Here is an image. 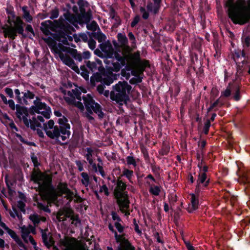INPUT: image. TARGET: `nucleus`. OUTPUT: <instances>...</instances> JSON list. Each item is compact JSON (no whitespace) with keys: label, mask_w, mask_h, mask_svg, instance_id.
<instances>
[{"label":"nucleus","mask_w":250,"mask_h":250,"mask_svg":"<svg viewBox=\"0 0 250 250\" xmlns=\"http://www.w3.org/2000/svg\"><path fill=\"white\" fill-rule=\"evenodd\" d=\"M86 28L88 30H91L93 32H95L97 29L98 30H100V29L98 24L95 21H92L90 24L87 23Z\"/></svg>","instance_id":"38"},{"label":"nucleus","mask_w":250,"mask_h":250,"mask_svg":"<svg viewBox=\"0 0 250 250\" xmlns=\"http://www.w3.org/2000/svg\"><path fill=\"white\" fill-rule=\"evenodd\" d=\"M16 136L20 140V141L21 142H22V143H23L24 144L27 145L29 146H36V145L34 142L28 141L27 140H26L24 138H23L21 136V135L20 134H17Z\"/></svg>","instance_id":"44"},{"label":"nucleus","mask_w":250,"mask_h":250,"mask_svg":"<svg viewBox=\"0 0 250 250\" xmlns=\"http://www.w3.org/2000/svg\"><path fill=\"white\" fill-rule=\"evenodd\" d=\"M117 78L112 77H104L103 78L101 83L104 85H110L113 83L114 80H117Z\"/></svg>","instance_id":"39"},{"label":"nucleus","mask_w":250,"mask_h":250,"mask_svg":"<svg viewBox=\"0 0 250 250\" xmlns=\"http://www.w3.org/2000/svg\"><path fill=\"white\" fill-rule=\"evenodd\" d=\"M122 237L119 238L117 243H120L117 247V250H135V248L131 244L129 241L125 237V234L123 233Z\"/></svg>","instance_id":"11"},{"label":"nucleus","mask_w":250,"mask_h":250,"mask_svg":"<svg viewBox=\"0 0 250 250\" xmlns=\"http://www.w3.org/2000/svg\"><path fill=\"white\" fill-rule=\"evenodd\" d=\"M35 113L40 114V111L38 110L34 104L30 106L29 108L24 106H18L17 112L15 113L16 117L20 121H21L22 117L29 118V115L34 116Z\"/></svg>","instance_id":"5"},{"label":"nucleus","mask_w":250,"mask_h":250,"mask_svg":"<svg viewBox=\"0 0 250 250\" xmlns=\"http://www.w3.org/2000/svg\"><path fill=\"white\" fill-rule=\"evenodd\" d=\"M33 104L36 105L39 111L44 109L48 106L45 103L37 102V101H34Z\"/></svg>","instance_id":"47"},{"label":"nucleus","mask_w":250,"mask_h":250,"mask_svg":"<svg viewBox=\"0 0 250 250\" xmlns=\"http://www.w3.org/2000/svg\"><path fill=\"white\" fill-rule=\"evenodd\" d=\"M6 13L8 16L7 22L9 24H11L12 22L14 21V19L16 18L15 12L13 11H10L8 10H6Z\"/></svg>","instance_id":"49"},{"label":"nucleus","mask_w":250,"mask_h":250,"mask_svg":"<svg viewBox=\"0 0 250 250\" xmlns=\"http://www.w3.org/2000/svg\"><path fill=\"white\" fill-rule=\"evenodd\" d=\"M14 92L16 95L15 99L19 104L28 105L29 103L27 100L33 99L35 97V94L29 90H25L24 91L22 92L21 94H23L22 97L21 96V93L19 89H15Z\"/></svg>","instance_id":"7"},{"label":"nucleus","mask_w":250,"mask_h":250,"mask_svg":"<svg viewBox=\"0 0 250 250\" xmlns=\"http://www.w3.org/2000/svg\"><path fill=\"white\" fill-rule=\"evenodd\" d=\"M249 8L247 10H241L236 7L234 0H226L224 6L228 8L229 18L235 24L244 25L250 23V0L248 1Z\"/></svg>","instance_id":"1"},{"label":"nucleus","mask_w":250,"mask_h":250,"mask_svg":"<svg viewBox=\"0 0 250 250\" xmlns=\"http://www.w3.org/2000/svg\"><path fill=\"white\" fill-rule=\"evenodd\" d=\"M247 75H250V65L240 66L237 64L236 66V79L241 80L242 77H246Z\"/></svg>","instance_id":"13"},{"label":"nucleus","mask_w":250,"mask_h":250,"mask_svg":"<svg viewBox=\"0 0 250 250\" xmlns=\"http://www.w3.org/2000/svg\"><path fill=\"white\" fill-rule=\"evenodd\" d=\"M45 110L41 111L40 114H42L43 117L45 118L48 119L50 118V115L51 114V109L50 106H48L45 109Z\"/></svg>","instance_id":"46"},{"label":"nucleus","mask_w":250,"mask_h":250,"mask_svg":"<svg viewBox=\"0 0 250 250\" xmlns=\"http://www.w3.org/2000/svg\"><path fill=\"white\" fill-rule=\"evenodd\" d=\"M146 183L149 186H150L149 189V192L155 196H158L161 191L160 187L158 186L151 185L149 182H147Z\"/></svg>","instance_id":"27"},{"label":"nucleus","mask_w":250,"mask_h":250,"mask_svg":"<svg viewBox=\"0 0 250 250\" xmlns=\"http://www.w3.org/2000/svg\"><path fill=\"white\" fill-rule=\"evenodd\" d=\"M210 183V179L208 178L207 173H199L198 176L197 184L203 186L204 188H207Z\"/></svg>","instance_id":"17"},{"label":"nucleus","mask_w":250,"mask_h":250,"mask_svg":"<svg viewBox=\"0 0 250 250\" xmlns=\"http://www.w3.org/2000/svg\"><path fill=\"white\" fill-rule=\"evenodd\" d=\"M211 126V123H210L209 120H207L206 122L205 123L204 126L203 127V133L207 135L208 133L209 128Z\"/></svg>","instance_id":"61"},{"label":"nucleus","mask_w":250,"mask_h":250,"mask_svg":"<svg viewBox=\"0 0 250 250\" xmlns=\"http://www.w3.org/2000/svg\"><path fill=\"white\" fill-rule=\"evenodd\" d=\"M98 71L102 73V74L104 77H112L117 78L118 75L114 74V71L112 67H108L106 69H105L103 66H99Z\"/></svg>","instance_id":"18"},{"label":"nucleus","mask_w":250,"mask_h":250,"mask_svg":"<svg viewBox=\"0 0 250 250\" xmlns=\"http://www.w3.org/2000/svg\"><path fill=\"white\" fill-rule=\"evenodd\" d=\"M241 43L243 48L245 49H250V36L242 35L241 37Z\"/></svg>","instance_id":"24"},{"label":"nucleus","mask_w":250,"mask_h":250,"mask_svg":"<svg viewBox=\"0 0 250 250\" xmlns=\"http://www.w3.org/2000/svg\"><path fill=\"white\" fill-rule=\"evenodd\" d=\"M93 36L98 40L99 42H104L106 39V36L101 31L100 29L97 32H93Z\"/></svg>","instance_id":"28"},{"label":"nucleus","mask_w":250,"mask_h":250,"mask_svg":"<svg viewBox=\"0 0 250 250\" xmlns=\"http://www.w3.org/2000/svg\"><path fill=\"white\" fill-rule=\"evenodd\" d=\"M57 188L59 189L61 194H64L70 189L68 188L66 183L60 182L58 185Z\"/></svg>","instance_id":"32"},{"label":"nucleus","mask_w":250,"mask_h":250,"mask_svg":"<svg viewBox=\"0 0 250 250\" xmlns=\"http://www.w3.org/2000/svg\"><path fill=\"white\" fill-rule=\"evenodd\" d=\"M127 164L128 165H132L135 167L137 166V163L135 159L133 156H128L126 158Z\"/></svg>","instance_id":"60"},{"label":"nucleus","mask_w":250,"mask_h":250,"mask_svg":"<svg viewBox=\"0 0 250 250\" xmlns=\"http://www.w3.org/2000/svg\"><path fill=\"white\" fill-rule=\"evenodd\" d=\"M21 232L22 239L26 243H28L27 238L30 236L29 235L30 233L29 230L25 226H24L21 228Z\"/></svg>","instance_id":"40"},{"label":"nucleus","mask_w":250,"mask_h":250,"mask_svg":"<svg viewBox=\"0 0 250 250\" xmlns=\"http://www.w3.org/2000/svg\"><path fill=\"white\" fill-rule=\"evenodd\" d=\"M118 41L123 46L128 44V39L124 33H119L117 36Z\"/></svg>","instance_id":"29"},{"label":"nucleus","mask_w":250,"mask_h":250,"mask_svg":"<svg viewBox=\"0 0 250 250\" xmlns=\"http://www.w3.org/2000/svg\"><path fill=\"white\" fill-rule=\"evenodd\" d=\"M113 90L110 92V99L120 105L126 104L129 101V94L132 87L125 81H119L112 86Z\"/></svg>","instance_id":"2"},{"label":"nucleus","mask_w":250,"mask_h":250,"mask_svg":"<svg viewBox=\"0 0 250 250\" xmlns=\"http://www.w3.org/2000/svg\"><path fill=\"white\" fill-rule=\"evenodd\" d=\"M60 30H59L56 34L54 35V39L59 42H62L65 45H69V42L67 41V35H71L72 32L75 31L74 28L71 25L66 23L65 25L62 27H60Z\"/></svg>","instance_id":"4"},{"label":"nucleus","mask_w":250,"mask_h":250,"mask_svg":"<svg viewBox=\"0 0 250 250\" xmlns=\"http://www.w3.org/2000/svg\"><path fill=\"white\" fill-rule=\"evenodd\" d=\"M127 60L131 59L135 62H141L140 52L139 51H137V52L134 53L133 54H131L127 56Z\"/></svg>","instance_id":"35"},{"label":"nucleus","mask_w":250,"mask_h":250,"mask_svg":"<svg viewBox=\"0 0 250 250\" xmlns=\"http://www.w3.org/2000/svg\"><path fill=\"white\" fill-rule=\"evenodd\" d=\"M191 196V207L188 210L189 212H192L196 210L199 206V196L195 194L191 193L190 194Z\"/></svg>","instance_id":"20"},{"label":"nucleus","mask_w":250,"mask_h":250,"mask_svg":"<svg viewBox=\"0 0 250 250\" xmlns=\"http://www.w3.org/2000/svg\"><path fill=\"white\" fill-rule=\"evenodd\" d=\"M143 78L141 77H133L130 79L129 83L131 84H136L142 82Z\"/></svg>","instance_id":"64"},{"label":"nucleus","mask_w":250,"mask_h":250,"mask_svg":"<svg viewBox=\"0 0 250 250\" xmlns=\"http://www.w3.org/2000/svg\"><path fill=\"white\" fill-rule=\"evenodd\" d=\"M64 194L65 195L64 197L66 198L67 199V200H68L69 201V202H71L73 200L74 196L76 197L77 198V200L75 201V202H81L82 198H81V197L77 195H74V192L72 191H71L70 189H69V191H67Z\"/></svg>","instance_id":"26"},{"label":"nucleus","mask_w":250,"mask_h":250,"mask_svg":"<svg viewBox=\"0 0 250 250\" xmlns=\"http://www.w3.org/2000/svg\"><path fill=\"white\" fill-rule=\"evenodd\" d=\"M241 84L234 83L232 85V96L231 98L235 101H239L242 98L241 94L243 90L241 89Z\"/></svg>","instance_id":"16"},{"label":"nucleus","mask_w":250,"mask_h":250,"mask_svg":"<svg viewBox=\"0 0 250 250\" xmlns=\"http://www.w3.org/2000/svg\"><path fill=\"white\" fill-rule=\"evenodd\" d=\"M111 64L113 65V67H112V69H113L114 71L116 72H119L122 66H123L121 65V62H113V60L111 61Z\"/></svg>","instance_id":"55"},{"label":"nucleus","mask_w":250,"mask_h":250,"mask_svg":"<svg viewBox=\"0 0 250 250\" xmlns=\"http://www.w3.org/2000/svg\"><path fill=\"white\" fill-rule=\"evenodd\" d=\"M111 215L112 216V218L113 220L115 221V222L123 223V221L122 220L121 218L119 216V215L116 211H112L111 212Z\"/></svg>","instance_id":"58"},{"label":"nucleus","mask_w":250,"mask_h":250,"mask_svg":"<svg viewBox=\"0 0 250 250\" xmlns=\"http://www.w3.org/2000/svg\"><path fill=\"white\" fill-rule=\"evenodd\" d=\"M25 32H27L26 34L30 35L32 37L35 36V34L33 28L31 24H25Z\"/></svg>","instance_id":"52"},{"label":"nucleus","mask_w":250,"mask_h":250,"mask_svg":"<svg viewBox=\"0 0 250 250\" xmlns=\"http://www.w3.org/2000/svg\"><path fill=\"white\" fill-rule=\"evenodd\" d=\"M103 75L100 71L93 73L90 78V83L91 85H95V82H102Z\"/></svg>","instance_id":"23"},{"label":"nucleus","mask_w":250,"mask_h":250,"mask_svg":"<svg viewBox=\"0 0 250 250\" xmlns=\"http://www.w3.org/2000/svg\"><path fill=\"white\" fill-rule=\"evenodd\" d=\"M7 104L8 105L9 107L12 110H15V109H16V112H17L18 106H21L20 105L21 104H17L16 105L15 104L14 101L12 99L8 100V101L7 102Z\"/></svg>","instance_id":"53"},{"label":"nucleus","mask_w":250,"mask_h":250,"mask_svg":"<svg viewBox=\"0 0 250 250\" xmlns=\"http://www.w3.org/2000/svg\"><path fill=\"white\" fill-rule=\"evenodd\" d=\"M58 45L61 51L69 53V54H71L72 50L74 49L73 48H71L69 47L65 46L61 43H59Z\"/></svg>","instance_id":"57"},{"label":"nucleus","mask_w":250,"mask_h":250,"mask_svg":"<svg viewBox=\"0 0 250 250\" xmlns=\"http://www.w3.org/2000/svg\"><path fill=\"white\" fill-rule=\"evenodd\" d=\"M58 45L61 51L69 53V54H71L72 50L74 49L73 48H71L69 47L65 46L61 43H59Z\"/></svg>","instance_id":"56"},{"label":"nucleus","mask_w":250,"mask_h":250,"mask_svg":"<svg viewBox=\"0 0 250 250\" xmlns=\"http://www.w3.org/2000/svg\"><path fill=\"white\" fill-rule=\"evenodd\" d=\"M109 58L113 60L114 58H115L118 62H121V64L123 66H125V65L126 64V61H127V56H122L117 52H115L114 54V57L110 56L109 57Z\"/></svg>","instance_id":"22"},{"label":"nucleus","mask_w":250,"mask_h":250,"mask_svg":"<svg viewBox=\"0 0 250 250\" xmlns=\"http://www.w3.org/2000/svg\"><path fill=\"white\" fill-rule=\"evenodd\" d=\"M81 175L83 178L81 180L82 183L85 187L88 186L89 184V177L88 174L86 172H82Z\"/></svg>","instance_id":"41"},{"label":"nucleus","mask_w":250,"mask_h":250,"mask_svg":"<svg viewBox=\"0 0 250 250\" xmlns=\"http://www.w3.org/2000/svg\"><path fill=\"white\" fill-rule=\"evenodd\" d=\"M41 26L40 29L43 34L45 36L51 35L54 38L53 34L56 33H52L50 32L56 31L58 29V22L57 21H52L51 20H47L41 23Z\"/></svg>","instance_id":"8"},{"label":"nucleus","mask_w":250,"mask_h":250,"mask_svg":"<svg viewBox=\"0 0 250 250\" xmlns=\"http://www.w3.org/2000/svg\"><path fill=\"white\" fill-rule=\"evenodd\" d=\"M28 117H22L21 121H22L25 126L32 130H35L36 127H42L41 124L39 122L38 119L35 116L32 117V119H28Z\"/></svg>","instance_id":"10"},{"label":"nucleus","mask_w":250,"mask_h":250,"mask_svg":"<svg viewBox=\"0 0 250 250\" xmlns=\"http://www.w3.org/2000/svg\"><path fill=\"white\" fill-rule=\"evenodd\" d=\"M150 167H151L152 171L155 175V176H160V172L159 171L161 169L160 167L156 165L155 164H151Z\"/></svg>","instance_id":"54"},{"label":"nucleus","mask_w":250,"mask_h":250,"mask_svg":"<svg viewBox=\"0 0 250 250\" xmlns=\"http://www.w3.org/2000/svg\"><path fill=\"white\" fill-rule=\"evenodd\" d=\"M240 57H241V49H235L233 50V52H232L231 58L235 62H237L236 61L235 58L238 59Z\"/></svg>","instance_id":"59"},{"label":"nucleus","mask_w":250,"mask_h":250,"mask_svg":"<svg viewBox=\"0 0 250 250\" xmlns=\"http://www.w3.org/2000/svg\"><path fill=\"white\" fill-rule=\"evenodd\" d=\"M133 176V171L131 170H129L125 167H124V169L123 171V173L121 175V176L125 177L127 180L130 182L132 183V177Z\"/></svg>","instance_id":"30"},{"label":"nucleus","mask_w":250,"mask_h":250,"mask_svg":"<svg viewBox=\"0 0 250 250\" xmlns=\"http://www.w3.org/2000/svg\"><path fill=\"white\" fill-rule=\"evenodd\" d=\"M83 100L85 108L89 107L92 108L97 103L89 94H87L86 96H83Z\"/></svg>","instance_id":"19"},{"label":"nucleus","mask_w":250,"mask_h":250,"mask_svg":"<svg viewBox=\"0 0 250 250\" xmlns=\"http://www.w3.org/2000/svg\"><path fill=\"white\" fill-rule=\"evenodd\" d=\"M147 9L148 11L153 12L154 14H157L159 11V7L153 5L152 3H149L146 6Z\"/></svg>","instance_id":"50"},{"label":"nucleus","mask_w":250,"mask_h":250,"mask_svg":"<svg viewBox=\"0 0 250 250\" xmlns=\"http://www.w3.org/2000/svg\"><path fill=\"white\" fill-rule=\"evenodd\" d=\"M232 84L231 83H229L228 86L227 87L225 90L223 91L221 93V97H224L225 98H228L231 95L232 91Z\"/></svg>","instance_id":"33"},{"label":"nucleus","mask_w":250,"mask_h":250,"mask_svg":"<svg viewBox=\"0 0 250 250\" xmlns=\"http://www.w3.org/2000/svg\"><path fill=\"white\" fill-rule=\"evenodd\" d=\"M44 178L43 173L38 168L34 169L31 175V180L34 183L41 185Z\"/></svg>","instance_id":"15"},{"label":"nucleus","mask_w":250,"mask_h":250,"mask_svg":"<svg viewBox=\"0 0 250 250\" xmlns=\"http://www.w3.org/2000/svg\"><path fill=\"white\" fill-rule=\"evenodd\" d=\"M29 219L35 226L38 225L41 221L39 215L36 213L30 215Z\"/></svg>","instance_id":"42"},{"label":"nucleus","mask_w":250,"mask_h":250,"mask_svg":"<svg viewBox=\"0 0 250 250\" xmlns=\"http://www.w3.org/2000/svg\"><path fill=\"white\" fill-rule=\"evenodd\" d=\"M180 91V88L179 86H175L174 89L172 88H169V92L170 93V95L171 97H173L174 98H176L179 94Z\"/></svg>","instance_id":"51"},{"label":"nucleus","mask_w":250,"mask_h":250,"mask_svg":"<svg viewBox=\"0 0 250 250\" xmlns=\"http://www.w3.org/2000/svg\"><path fill=\"white\" fill-rule=\"evenodd\" d=\"M70 55L74 59L78 60L79 62L82 61L83 60L82 54L80 53H79L77 49H74Z\"/></svg>","instance_id":"43"},{"label":"nucleus","mask_w":250,"mask_h":250,"mask_svg":"<svg viewBox=\"0 0 250 250\" xmlns=\"http://www.w3.org/2000/svg\"><path fill=\"white\" fill-rule=\"evenodd\" d=\"M235 5L241 10H244L243 9L246 6V0H237Z\"/></svg>","instance_id":"62"},{"label":"nucleus","mask_w":250,"mask_h":250,"mask_svg":"<svg viewBox=\"0 0 250 250\" xmlns=\"http://www.w3.org/2000/svg\"><path fill=\"white\" fill-rule=\"evenodd\" d=\"M24 25H25V24L16 25H15V27L10 28L5 33V37H6V34H7L8 37L9 38H10L11 40H14L17 36V34H19L21 35L22 37L24 39L28 37L29 39H32V37H31L30 35L26 34L25 33H24Z\"/></svg>","instance_id":"6"},{"label":"nucleus","mask_w":250,"mask_h":250,"mask_svg":"<svg viewBox=\"0 0 250 250\" xmlns=\"http://www.w3.org/2000/svg\"><path fill=\"white\" fill-rule=\"evenodd\" d=\"M77 4L79 6L80 13L85 12V7L89 6V3L85 0H79L77 1Z\"/></svg>","instance_id":"31"},{"label":"nucleus","mask_w":250,"mask_h":250,"mask_svg":"<svg viewBox=\"0 0 250 250\" xmlns=\"http://www.w3.org/2000/svg\"><path fill=\"white\" fill-rule=\"evenodd\" d=\"M21 9L23 12V18L26 22L31 23L33 21V17L27 10V6H23Z\"/></svg>","instance_id":"25"},{"label":"nucleus","mask_w":250,"mask_h":250,"mask_svg":"<svg viewBox=\"0 0 250 250\" xmlns=\"http://www.w3.org/2000/svg\"><path fill=\"white\" fill-rule=\"evenodd\" d=\"M59 129V126L55 125L54 128L52 129V130H50L49 131L46 130L45 133L47 137L49 138L55 140L57 144L60 145H62L63 144L62 143L59 139L61 136V135H60V131Z\"/></svg>","instance_id":"14"},{"label":"nucleus","mask_w":250,"mask_h":250,"mask_svg":"<svg viewBox=\"0 0 250 250\" xmlns=\"http://www.w3.org/2000/svg\"><path fill=\"white\" fill-rule=\"evenodd\" d=\"M114 197L116 199V203L119 206L121 212H125V210L128 209L129 208L130 201L128 199V194L115 196Z\"/></svg>","instance_id":"9"},{"label":"nucleus","mask_w":250,"mask_h":250,"mask_svg":"<svg viewBox=\"0 0 250 250\" xmlns=\"http://www.w3.org/2000/svg\"><path fill=\"white\" fill-rule=\"evenodd\" d=\"M127 188V185L121 179V177H118V182L115 187L113 195L115 196H119L124 194H128L126 191Z\"/></svg>","instance_id":"12"},{"label":"nucleus","mask_w":250,"mask_h":250,"mask_svg":"<svg viewBox=\"0 0 250 250\" xmlns=\"http://www.w3.org/2000/svg\"><path fill=\"white\" fill-rule=\"evenodd\" d=\"M65 20L69 23L75 25V23L80 25L83 23H88L93 18L92 11L89 9L85 12L81 13L77 15H74L68 11L63 14Z\"/></svg>","instance_id":"3"},{"label":"nucleus","mask_w":250,"mask_h":250,"mask_svg":"<svg viewBox=\"0 0 250 250\" xmlns=\"http://www.w3.org/2000/svg\"><path fill=\"white\" fill-rule=\"evenodd\" d=\"M38 207L40 209L42 210L44 212L47 213L51 212V210L48 207L42 203H38Z\"/></svg>","instance_id":"63"},{"label":"nucleus","mask_w":250,"mask_h":250,"mask_svg":"<svg viewBox=\"0 0 250 250\" xmlns=\"http://www.w3.org/2000/svg\"><path fill=\"white\" fill-rule=\"evenodd\" d=\"M108 229L110 231L114 234V237L116 242H118L119 238L122 237L121 234H118L116 230L114 229V226L111 224L109 223L108 225Z\"/></svg>","instance_id":"45"},{"label":"nucleus","mask_w":250,"mask_h":250,"mask_svg":"<svg viewBox=\"0 0 250 250\" xmlns=\"http://www.w3.org/2000/svg\"><path fill=\"white\" fill-rule=\"evenodd\" d=\"M86 67L92 72L95 71L97 69L98 70V67L97 66V63L94 62H91L90 61H85Z\"/></svg>","instance_id":"34"},{"label":"nucleus","mask_w":250,"mask_h":250,"mask_svg":"<svg viewBox=\"0 0 250 250\" xmlns=\"http://www.w3.org/2000/svg\"><path fill=\"white\" fill-rule=\"evenodd\" d=\"M48 196L53 199H56L57 198L56 190L54 187L50 184L49 186Z\"/></svg>","instance_id":"37"},{"label":"nucleus","mask_w":250,"mask_h":250,"mask_svg":"<svg viewBox=\"0 0 250 250\" xmlns=\"http://www.w3.org/2000/svg\"><path fill=\"white\" fill-rule=\"evenodd\" d=\"M43 129L45 132L46 131H49L52 129L54 128L55 125H54V121L51 119L49 120L47 123L43 124Z\"/></svg>","instance_id":"36"},{"label":"nucleus","mask_w":250,"mask_h":250,"mask_svg":"<svg viewBox=\"0 0 250 250\" xmlns=\"http://www.w3.org/2000/svg\"><path fill=\"white\" fill-rule=\"evenodd\" d=\"M61 60L68 66H72L75 64L74 61L68 55L64 54L62 53L59 54Z\"/></svg>","instance_id":"21"},{"label":"nucleus","mask_w":250,"mask_h":250,"mask_svg":"<svg viewBox=\"0 0 250 250\" xmlns=\"http://www.w3.org/2000/svg\"><path fill=\"white\" fill-rule=\"evenodd\" d=\"M50 16L49 18L51 20H54L55 19L57 18L59 15V10L57 7L54 8L53 9H52L50 12Z\"/></svg>","instance_id":"48"}]
</instances>
